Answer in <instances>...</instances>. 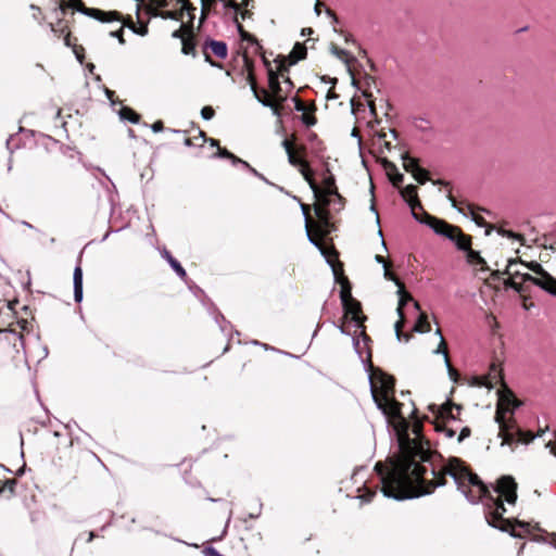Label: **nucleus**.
<instances>
[{"label":"nucleus","instance_id":"1","mask_svg":"<svg viewBox=\"0 0 556 556\" xmlns=\"http://www.w3.org/2000/svg\"><path fill=\"white\" fill-rule=\"evenodd\" d=\"M428 472L422 475L420 481L413 483L410 493L412 498L430 494L435 488L443 486L446 483L445 476L453 478L457 489L465 495L470 503L482 501L485 506V519L488 523L501 531H508L511 528L509 520L504 519L506 509L502 497L508 504H515L517 500V483L510 476H503L497 480L493 492L497 494L492 496L489 488L480 478L470 472L458 458H450L447 464L437 469L433 462L428 465Z\"/></svg>","mask_w":556,"mask_h":556},{"label":"nucleus","instance_id":"2","mask_svg":"<svg viewBox=\"0 0 556 556\" xmlns=\"http://www.w3.org/2000/svg\"><path fill=\"white\" fill-rule=\"evenodd\" d=\"M397 419L394 426L397 454L391 458L390 467L381 463L375 465L381 481V491L384 497L402 501L412 498L409 492L416 481L422 479L428 472V464L432 462V452L421 435V425L416 422L413 426L414 438L409 437V424L402 416H392Z\"/></svg>","mask_w":556,"mask_h":556},{"label":"nucleus","instance_id":"3","mask_svg":"<svg viewBox=\"0 0 556 556\" xmlns=\"http://www.w3.org/2000/svg\"><path fill=\"white\" fill-rule=\"evenodd\" d=\"M368 379L372 399L377 407L387 417L399 416L401 413V404L391 397L395 386L394 378L380 369H376L369 375Z\"/></svg>","mask_w":556,"mask_h":556},{"label":"nucleus","instance_id":"4","mask_svg":"<svg viewBox=\"0 0 556 556\" xmlns=\"http://www.w3.org/2000/svg\"><path fill=\"white\" fill-rule=\"evenodd\" d=\"M518 406L519 403L511 395H503L500 397L495 420L500 426V435L503 439L502 445H513L515 443L528 444L535 438L531 432H526L519 428L515 430L510 429L506 422L505 414L511 413Z\"/></svg>","mask_w":556,"mask_h":556},{"label":"nucleus","instance_id":"5","mask_svg":"<svg viewBox=\"0 0 556 556\" xmlns=\"http://www.w3.org/2000/svg\"><path fill=\"white\" fill-rule=\"evenodd\" d=\"M318 193L314 192L315 198L318 200L319 205L315 207V213L319 219L327 222L328 212L326 210L327 205H330L331 198L334 199L339 204L342 202L341 195L338 193L334 178L332 175H328L323 180V188L318 186Z\"/></svg>","mask_w":556,"mask_h":556},{"label":"nucleus","instance_id":"6","mask_svg":"<svg viewBox=\"0 0 556 556\" xmlns=\"http://www.w3.org/2000/svg\"><path fill=\"white\" fill-rule=\"evenodd\" d=\"M282 147L287 152L289 163L292 166L299 167V170H300L301 175L303 176V178L308 182L313 192H315L317 194L318 190H319L318 185L313 179V174L308 166V163L295 154L292 143L288 139H285L282 141Z\"/></svg>","mask_w":556,"mask_h":556},{"label":"nucleus","instance_id":"7","mask_svg":"<svg viewBox=\"0 0 556 556\" xmlns=\"http://www.w3.org/2000/svg\"><path fill=\"white\" fill-rule=\"evenodd\" d=\"M528 268L540 277H532L527 275L525 279L531 281L533 285L556 296V279L552 277L546 270H544L542 265L538 262L529 263Z\"/></svg>","mask_w":556,"mask_h":556},{"label":"nucleus","instance_id":"8","mask_svg":"<svg viewBox=\"0 0 556 556\" xmlns=\"http://www.w3.org/2000/svg\"><path fill=\"white\" fill-rule=\"evenodd\" d=\"M384 268V278L388 279V280H393L397 287H399V290H397V293H399V305H397V314L400 316V320H397L395 323V334H396V338L399 340H401V336H402V327H403V320H404V315H403V307L404 305H406L407 302L409 301H413V298L410 296L409 293H407L404 289V286L401 283V281L389 270L388 266L387 267H383Z\"/></svg>","mask_w":556,"mask_h":556},{"label":"nucleus","instance_id":"9","mask_svg":"<svg viewBox=\"0 0 556 556\" xmlns=\"http://www.w3.org/2000/svg\"><path fill=\"white\" fill-rule=\"evenodd\" d=\"M416 220L428 225L437 235L443 236L448 240H454V235L458 231V227L428 214H425V218L418 217Z\"/></svg>","mask_w":556,"mask_h":556},{"label":"nucleus","instance_id":"10","mask_svg":"<svg viewBox=\"0 0 556 556\" xmlns=\"http://www.w3.org/2000/svg\"><path fill=\"white\" fill-rule=\"evenodd\" d=\"M76 10L87 16L93 17L97 21L102 23H109L113 21H121V15L116 11H102L99 9H89L84 7L81 3L80 7H76Z\"/></svg>","mask_w":556,"mask_h":556},{"label":"nucleus","instance_id":"11","mask_svg":"<svg viewBox=\"0 0 556 556\" xmlns=\"http://www.w3.org/2000/svg\"><path fill=\"white\" fill-rule=\"evenodd\" d=\"M250 85H251V90L253 91V94L257 99V101L260 103H262L264 106L270 108L273 110V113L275 115L279 116L280 115L279 108L275 103V101L271 99L268 91L265 89H258V87L252 76H250Z\"/></svg>","mask_w":556,"mask_h":556},{"label":"nucleus","instance_id":"12","mask_svg":"<svg viewBox=\"0 0 556 556\" xmlns=\"http://www.w3.org/2000/svg\"><path fill=\"white\" fill-rule=\"evenodd\" d=\"M177 3L181 4V8L179 11H164L161 13V16L163 18L168 20H175V21H181L184 17V13L187 12L190 18H193V12L195 11V8L192 7V4L188 0H176Z\"/></svg>","mask_w":556,"mask_h":556},{"label":"nucleus","instance_id":"13","mask_svg":"<svg viewBox=\"0 0 556 556\" xmlns=\"http://www.w3.org/2000/svg\"><path fill=\"white\" fill-rule=\"evenodd\" d=\"M73 285H74V300L76 303H80L83 301V296H84L83 268H81V260L80 258L78 260V263L74 268Z\"/></svg>","mask_w":556,"mask_h":556},{"label":"nucleus","instance_id":"14","mask_svg":"<svg viewBox=\"0 0 556 556\" xmlns=\"http://www.w3.org/2000/svg\"><path fill=\"white\" fill-rule=\"evenodd\" d=\"M345 315H351L352 321L355 324L357 328H362V324L365 319L364 316L361 315L362 307L361 303L355 299L349 301L346 306H343Z\"/></svg>","mask_w":556,"mask_h":556},{"label":"nucleus","instance_id":"15","mask_svg":"<svg viewBox=\"0 0 556 556\" xmlns=\"http://www.w3.org/2000/svg\"><path fill=\"white\" fill-rule=\"evenodd\" d=\"M402 197L407 201L408 205L412 208V215L415 219H418V215L415 212L416 206H420V203L417 199V190L416 187L413 185L406 186L401 191Z\"/></svg>","mask_w":556,"mask_h":556},{"label":"nucleus","instance_id":"16","mask_svg":"<svg viewBox=\"0 0 556 556\" xmlns=\"http://www.w3.org/2000/svg\"><path fill=\"white\" fill-rule=\"evenodd\" d=\"M448 200L453 207L457 208L459 213H462L464 216H470L471 219L478 225V226H484V220L482 217L477 215L473 211V207L471 205H467L466 207L458 206L456 199L448 194Z\"/></svg>","mask_w":556,"mask_h":556},{"label":"nucleus","instance_id":"17","mask_svg":"<svg viewBox=\"0 0 556 556\" xmlns=\"http://www.w3.org/2000/svg\"><path fill=\"white\" fill-rule=\"evenodd\" d=\"M306 53H307L306 47L304 45L300 43V42H296L294 45L292 51L288 55V59H289L288 66L294 65L299 61L305 59L306 58Z\"/></svg>","mask_w":556,"mask_h":556},{"label":"nucleus","instance_id":"18","mask_svg":"<svg viewBox=\"0 0 556 556\" xmlns=\"http://www.w3.org/2000/svg\"><path fill=\"white\" fill-rule=\"evenodd\" d=\"M163 258L167 261L173 270L177 274L178 277L185 279L187 277V273L181 264L167 251L164 250L162 253Z\"/></svg>","mask_w":556,"mask_h":556},{"label":"nucleus","instance_id":"19","mask_svg":"<svg viewBox=\"0 0 556 556\" xmlns=\"http://www.w3.org/2000/svg\"><path fill=\"white\" fill-rule=\"evenodd\" d=\"M458 250L468 251L471 248V238L465 235L459 228L458 231L454 235V240H452Z\"/></svg>","mask_w":556,"mask_h":556},{"label":"nucleus","instance_id":"20","mask_svg":"<svg viewBox=\"0 0 556 556\" xmlns=\"http://www.w3.org/2000/svg\"><path fill=\"white\" fill-rule=\"evenodd\" d=\"M215 156L228 159V160L231 161L232 165H235V166L236 165H241L242 167H249V163L248 162H245V161L241 160L240 157L236 156L235 154H232L231 152H229L225 148L218 147Z\"/></svg>","mask_w":556,"mask_h":556},{"label":"nucleus","instance_id":"21","mask_svg":"<svg viewBox=\"0 0 556 556\" xmlns=\"http://www.w3.org/2000/svg\"><path fill=\"white\" fill-rule=\"evenodd\" d=\"M454 409H456L457 414H459L460 406H458L456 404H453L450 401H447L445 404H443L440 407V410H439L440 417L443 418V419H453V420H455L456 416L453 413Z\"/></svg>","mask_w":556,"mask_h":556},{"label":"nucleus","instance_id":"22","mask_svg":"<svg viewBox=\"0 0 556 556\" xmlns=\"http://www.w3.org/2000/svg\"><path fill=\"white\" fill-rule=\"evenodd\" d=\"M208 48L211 49V51L219 59H226L227 56V52H228V49H227V45L226 42L224 41H218V40H211L208 43H207Z\"/></svg>","mask_w":556,"mask_h":556},{"label":"nucleus","instance_id":"23","mask_svg":"<svg viewBox=\"0 0 556 556\" xmlns=\"http://www.w3.org/2000/svg\"><path fill=\"white\" fill-rule=\"evenodd\" d=\"M118 115L121 119L128 121L131 124H138L140 122V115L128 106H122L118 111Z\"/></svg>","mask_w":556,"mask_h":556},{"label":"nucleus","instance_id":"24","mask_svg":"<svg viewBox=\"0 0 556 556\" xmlns=\"http://www.w3.org/2000/svg\"><path fill=\"white\" fill-rule=\"evenodd\" d=\"M268 87L274 96H279L281 90L279 76L273 70H268Z\"/></svg>","mask_w":556,"mask_h":556},{"label":"nucleus","instance_id":"25","mask_svg":"<svg viewBox=\"0 0 556 556\" xmlns=\"http://www.w3.org/2000/svg\"><path fill=\"white\" fill-rule=\"evenodd\" d=\"M466 260L469 264L480 265L481 267L485 265V261L480 256V253L471 248L466 251Z\"/></svg>","mask_w":556,"mask_h":556},{"label":"nucleus","instance_id":"26","mask_svg":"<svg viewBox=\"0 0 556 556\" xmlns=\"http://www.w3.org/2000/svg\"><path fill=\"white\" fill-rule=\"evenodd\" d=\"M414 330L417 332H429L431 330L430 323L427 319V316L425 314H420L415 326Z\"/></svg>","mask_w":556,"mask_h":556},{"label":"nucleus","instance_id":"27","mask_svg":"<svg viewBox=\"0 0 556 556\" xmlns=\"http://www.w3.org/2000/svg\"><path fill=\"white\" fill-rule=\"evenodd\" d=\"M403 166L406 172L414 174L420 167L418 161L408 154L403 155Z\"/></svg>","mask_w":556,"mask_h":556},{"label":"nucleus","instance_id":"28","mask_svg":"<svg viewBox=\"0 0 556 556\" xmlns=\"http://www.w3.org/2000/svg\"><path fill=\"white\" fill-rule=\"evenodd\" d=\"M214 319L219 325V328L223 333H229V331L231 330V325L228 320H226L222 313L217 312L214 316Z\"/></svg>","mask_w":556,"mask_h":556},{"label":"nucleus","instance_id":"29","mask_svg":"<svg viewBox=\"0 0 556 556\" xmlns=\"http://www.w3.org/2000/svg\"><path fill=\"white\" fill-rule=\"evenodd\" d=\"M340 299L343 306H346L349 301L353 300L352 293H351V287L349 286V282L342 285L341 291H340Z\"/></svg>","mask_w":556,"mask_h":556},{"label":"nucleus","instance_id":"30","mask_svg":"<svg viewBox=\"0 0 556 556\" xmlns=\"http://www.w3.org/2000/svg\"><path fill=\"white\" fill-rule=\"evenodd\" d=\"M182 53L184 54H190L194 50V43L192 39V34L189 35L187 38H182Z\"/></svg>","mask_w":556,"mask_h":556},{"label":"nucleus","instance_id":"31","mask_svg":"<svg viewBox=\"0 0 556 556\" xmlns=\"http://www.w3.org/2000/svg\"><path fill=\"white\" fill-rule=\"evenodd\" d=\"M191 34H192V30L189 27H187L186 25L181 24L180 28L173 33V37L179 38L182 40V38H187Z\"/></svg>","mask_w":556,"mask_h":556},{"label":"nucleus","instance_id":"32","mask_svg":"<svg viewBox=\"0 0 556 556\" xmlns=\"http://www.w3.org/2000/svg\"><path fill=\"white\" fill-rule=\"evenodd\" d=\"M413 176L419 184L422 185L429 180L428 172L421 167H419L418 170L413 174Z\"/></svg>","mask_w":556,"mask_h":556},{"label":"nucleus","instance_id":"33","mask_svg":"<svg viewBox=\"0 0 556 556\" xmlns=\"http://www.w3.org/2000/svg\"><path fill=\"white\" fill-rule=\"evenodd\" d=\"M214 114H215V112H214L213 108H211V106H204L201 110V116L205 121L212 119L214 117Z\"/></svg>","mask_w":556,"mask_h":556},{"label":"nucleus","instance_id":"34","mask_svg":"<svg viewBox=\"0 0 556 556\" xmlns=\"http://www.w3.org/2000/svg\"><path fill=\"white\" fill-rule=\"evenodd\" d=\"M15 485H16V480H14V479L5 480L4 484L2 485V491L8 490L11 494H14Z\"/></svg>","mask_w":556,"mask_h":556},{"label":"nucleus","instance_id":"35","mask_svg":"<svg viewBox=\"0 0 556 556\" xmlns=\"http://www.w3.org/2000/svg\"><path fill=\"white\" fill-rule=\"evenodd\" d=\"M375 494L376 491L367 490L365 494L358 495L357 497L361 498L364 503H369Z\"/></svg>","mask_w":556,"mask_h":556},{"label":"nucleus","instance_id":"36","mask_svg":"<svg viewBox=\"0 0 556 556\" xmlns=\"http://www.w3.org/2000/svg\"><path fill=\"white\" fill-rule=\"evenodd\" d=\"M470 435V429L468 427H465L460 430L459 432V435L457 438V441L460 443L463 442L466 438H468Z\"/></svg>","mask_w":556,"mask_h":556},{"label":"nucleus","instance_id":"37","mask_svg":"<svg viewBox=\"0 0 556 556\" xmlns=\"http://www.w3.org/2000/svg\"><path fill=\"white\" fill-rule=\"evenodd\" d=\"M110 36L117 38L121 43L125 42L123 38V27H121L118 30H112Z\"/></svg>","mask_w":556,"mask_h":556},{"label":"nucleus","instance_id":"38","mask_svg":"<svg viewBox=\"0 0 556 556\" xmlns=\"http://www.w3.org/2000/svg\"><path fill=\"white\" fill-rule=\"evenodd\" d=\"M302 122H303L306 126H313V125H315L316 119H315V117H313V116H309V115L303 114V115H302Z\"/></svg>","mask_w":556,"mask_h":556},{"label":"nucleus","instance_id":"39","mask_svg":"<svg viewBox=\"0 0 556 556\" xmlns=\"http://www.w3.org/2000/svg\"><path fill=\"white\" fill-rule=\"evenodd\" d=\"M404 179L403 174L396 173L393 177H391V181L394 186H399Z\"/></svg>","mask_w":556,"mask_h":556},{"label":"nucleus","instance_id":"40","mask_svg":"<svg viewBox=\"0 0 556 556\" xmlns=\"http://www.w3.org/2000/svg\"><path fill=\"white\" fill-rule=\"evenodd\" d=\"M498 233L502 235V236L508 237V238H514V239H519L520 238L519 235H516V233H514L510 230L501 229V230H498Z\"/></svg>","mask_w":556,"mask_h":556},{"label":"nucleus","instance_id":"41","mask_svg":"<svg viewBox=\"0 0 556 556\" xmlns=\"http://www.w3.org/2000/svg\"><path fill=\"white\" fill-rule=\"evenodd\" d=\"M250 173H252L254 176L258 177L260 179H262L263 181L267 182L268 184V180L264 177V175H262L261 173H258L255 168H253L250 164H249V167H245Z\"/></svg>","mask_w":556,"mask_h":556},{"label":"nucleus","instance_id":"42","mask_svg":"<svg viewBox=\"0 0 556 556\" xmlns=\"http://www.w3.org/2000/svg\"><path fill=\"white\" fill-rule=\"evenodd\" d=\"M225 7L226 8H229L231 10H233L235 14H238L240 8H239V4L236 3L235 1H228L225 3Z\"/></svg>","mask_w":556,"mask_h":556},{"label":"nucleus","instance_id":"43","mask_svg":"<svg viewBox=\"0 0 556 556\" xmlns=\"http://www.w3.org/2000/svg\"><path fill=\"white\" fill-rule=\"evenodd\" d=\"M164 128L163 123L161 121H157L151 125V129L154 132L162 131Z\"/></svg>","mask_w":556,"mask_h":556},{"label":"nucleus","instance_id":"44","mask_svg":"<svg viewBox=\"0 0 556 556\" xmlns=\"http://www.w3.org/2000/svg\"><path fill=\"white\" fill-rule=\"evenodd\" d=\"M438 430L443 431L445 433L446 438H453L455 435V431L453 429H451V428H446V427L440 428V427H438Z\"/></svg>","mask_w":556,"mask_h":556},{"label":"nucleus","instance_id":"45","mask_svg":"<svg viewBox=\"0 0 556 556\" xmlns=\"http://www.w3.org/2000/svg\"><path fill=\"white\" fill-rule=\"evenodd\" d=\"M443 351H447L446 348H445V341H444V338L441 337V341H440V344L438 346V349L434 351L435 354H443Z\"/></svg>","mask_w":556,"mask_h":556},{"label":"nucleus","instance_id":"46","mask_svg":"<svg viewBox=\"0 0 556 556\" xmlns=\"http://www.w3.org/2000/svg\"><path fill=\"white\" fill-rule=\"evenodd\" d=\"M132 30L141 36H144L148 33V27L146 25H141L138 29L132 27Z\"/></svg>","mask_w":556,"mask_h":556},{"label":"nucleus","instance_id":"47","mask_svg":"<svg viewBox=\"0 0 556 556\" xmlns=\"http://www.w3.org/2000/svg\"><path fill=\"white\" fill-rule=\"evenodd\" d=\"M443 356H444L446 369H447V371H451L453 369V366L450 363L447 351H443Z\"/></svg>","mask_w":556,"mask_h":556},{"label":"nucleus","instance_id":"48","mask_svg":"<svg viewBox=\"0 0 556 556\" xmlns=\"http://www.w3.org/2000/svg\"><path fill=\"white\" fill-rule=\"evenodd\" d=\"M332 52L339 56V58H342L344 55H346V51L342 50V49H338V48H333L332 49Z\"/></svg>","mask_w":556,"mask_h":556},{"label":"nucleus","instance_id":"49","mask_svg":"<svg viewBox=\"0 0 556 556\" xmlns=\"http://www.w3.org/2000/svg\"><path fill=\"white\" fill-rule=\"evenodd\" d=\"M375 260H376L377 263L382 264L383 267L388 266L387 261L381 255H376Z\"/></svg>","mask_w":556,"mask_h":556},{"label":"nucleus","instance_id":"50","mask_svg":"<svg viewBox=\"0 0 556 556\" xmlns=\"http://www.w3.org/2000/svg\"><path fill=\"white\" fill-rule=\"evenodd\" d=\"M448 372V376L450 378L453 380V381H456L457 380V377H458V374L456 371L455 368H453L451 371H447Z\"/></svg>","mask_w":556,"mask_h":556},{"label":"nucleus","instance_id":"51","mask_svg":"<svg viewBox=\"0 0 556 556\" xmlns=\"http://www.w3.org/2000/svg\"><path fill=\"white\" fill-rule=\"evenodd\" d=\"M353 344H354L355 351L361 355L362 354V350H361V346H359V341L357 339L353 338Z\"/></svg>","mask_w":556,"mask_h":556},{"label":"nucleus","instance_id":"52","mask_svg":"<svg viewBox=\"0 0 556 556\" xmlns=\"http://www.w3.org/2000/svg\"><path fill=\"white\" fill-rule=\"evenodd\" d=\"M304 109H305L304 104L300 100L295 99V110L296 111H304Z\"/></svg>","mask_w":556,"mask_h":556},{"label":"nucleus","instance_id":"53","mask_svg":"<svg viewBox=\"0 0 556 556\" xmlns=\"http://www.w3.org/2000/svg\"><path fill=\"white\" fill-rule=\"evenodd\" d=\"M237 26H238V30L241 33V36H242L243 39L248 40V39L251 38V36L249 34H243V28H242V26L240 24H238Z\"/></svg>","mask_w":556,"mask_h":556},{"label":"nucleus","instance_id":"54","mask_svg":"<svg viewBox=\"0 0 556 556\" xmlns=\"http://www.w3.org/2000/svg\"><path fill=\"white\" fill-rule=\"evenodd\" d=\"M260 515H261V506L258 507V509H257V511H256V513H250V514H249V518H251V519H256V518H258V517H260Z\"/></svg>","mask_w":556,"mask_h":556},{"label":"nucleus","instance_id":"55","mask_svg":"<svg viewBox=\"0 0 556 556\" xmlns=\"http://www.w3.org/2000/svg\"><path fill=\"white\" fill-rule=\"evenodd\" d=\"M327 14L332 17L334 23H338V17L331 10L327 9Z\"/></svg>","mask_w":556,"mask_h":556},{"label":"nucleus","instance_id":"56","mask_svg":"<svg viewBox=\"0 0 556 556\" xmlns=\"http://www.w3.org/2000/svg\"><path fill=\"white\" fill-rule=\"evenodd\" d=\"M14 140V136H10L8 139H7V147L10 151H12V148H11V143L12 141Z\"/></svg>","mask_w":556,"mask_h":556},{"label":"nucleus","instance_id":"57","mask_svg":"<svg viewBox=\"0 0 556 556\" xmlns=\"http://www.w3.org/2000/svg\"><path fill=\"white\" fill-rule=\"evenodd\" d=\"M240 14H241L242 20H245V18L250 17V15H251L248 10L241 11Z\"/></svg>","mask_w":556,"mask_h":556},{"label":"nucleus","instance_id":"58","mask_svg":"<svg viewBox=\"0 0 556 556\" xmlns=\"http://www.w3.org/2000/svg\"><path fill=\"white\" fill-rule=\"evenodd\" d=\"M96 538V534L93 531H90L88 534L87 542L90 543Z\"/></svg>","mask_w":556,"mask_h":556},{"label":"nucleus","instance_id":"59","mask_svg":"<svg viewBox=\"0 0 556 556\" xmlns=\"http://www.w3.org/2000/svg\"><path fill=\"white\" fill-rule=\"evenodd\" d=\"M362 336H363V340L365 343H367L368 341H370V338L364 332V330L361 331Z\"/></svg>","mask_w":556,"mask_h":556},{"label":"nucleus","instance_id":"60","mask_svg":"<svg viewBox=\"0 0 556 556\" xmlns=\"http://www.w3.org/2000/svg\"><path fill=\"white\" fill-rule=\"evenodd\" d=\"M210 144H211L212 147H217V148L219 147L218 141H217V140H215V139H210Z\"/></svg>","mask_w":556,"mask_h":556},{"label":"nucleus","instance_id":"61","mask_svg":"<svg viewBox=\"0 0 556 556\" xmlns=\"http://www.w3.org/2000/svg\"><path fill=\"white\" fill-rule=\"evenodd\" d=\"M312 33H313V30H312L311 28H304V29L302 30V35H303V36H304V35H307V34H312Z\"/></svg>","mask_w":556,"mask_h":556},{"label":"nucleus","instance_id":"62","mask_svg":"<svg viewBox=\"0 0 556 556\" xmlns=\"http://www.w3.org/2000/svg\"><path fill=\"white\" fill-rule=\"evenodd\" d=\"M518 526L521 528H526L527 531H529V525H526L525 522L518 521Z\"/></svg>","mask_w":556,"mask_h":556},{"label":"nucleus","instance_id":"63","mask_svg":"<svg viewBox=\"0 0 556 556\" xmlns=\"http://www.w3.org/2000/svg\"><path fill=\"white\" fill-rule=\"evenodd\" d=\"M345 41L346 42H355V40L353 39V37L351 35L345 36Z\"/></svg>","mask_w":556,"mask_h":556},{"label":"nucleus","instance_id":"64","mask_svg":"<svg viewBox=\"0 0 556 556\" xmlns=\"http://www.w3.org/2000/svg\"><path fill=\"white\" fill-rule=\"evenodd\" d=\"M185 144H186L187 147L192 146L191 139L187 138V139L185 140Z\"/></svg>","mask_w":556,"mask_h":556}]
</instances>
